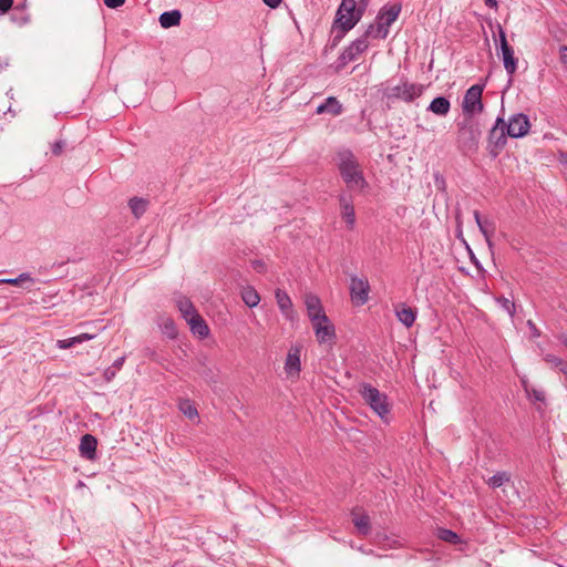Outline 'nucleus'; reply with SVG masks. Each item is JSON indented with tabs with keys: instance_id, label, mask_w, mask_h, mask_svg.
I'll return each instance as SVG.
<instances>
[{
	"instance_id": "nucleus-1",
	"label": "nucleus",
	"mask_w": 567,
	"mask_h": 567,
	"mask_svg": "<svg viewBox=\"0 0 567 567\" xmlns=\"http://www.w3.org/2000/svg\"><path fill=\"white\" fill-rule=\"evenodd\" d=\"M334 162L348 189L363 190L368 187L360 162L350 148H339L336 152Z\"/></svg>"
},
{
	"instance_id": "nucleus-2",
	"label": "nucleus",
	"mask_w": 567,
	"mask_h": 567,
	"mask_svg": "<svg viewBox=\"0 0 567 567\" xmlns=\"http://www.w3.org/2000/svg\"><path fill=\"white\" fill-rule=\"evenodd\" d=\"M401 11L400 2L384 4L380 8L374 23H370L364 32L370 39H386L390 27L398 20Z\"/></svg>"
},
{
	"instance_id": "nucleus-3",
	"label": "nucleus",
	"mask_w": 567,
	"mask_h": 567,
	"mask_svg": "<svg viewBox=\"0 0 567 567\" xmlns=\"http://www.w3.org/2000/svg\"><path fill=\"white\" fill-rule=\"evenodd\" d=\"M482 131L480 123L473 118H465L457 123V147L461 152H474L478 147Z\"/></svg>"
},
{
	"instance_id": "nucleus-4",
	"label": "nucleus",
	"mask_w": 567,
	"mask_h": 567,
	"mask_svg": "<svg viewBox=\"0 0 567 567\" xmlns=\"http://www.w3.org/2000/svg\"><path fill=\"white\" fill-rule=\"evenodd\" d=\"M358 392L375 414L382 420H386L391 405L385 393L380 392L375 386L367 382L359 385Z\"/></svg>"
},
{
	"instance_id": "nucleus-5",
	"label": "nucleus",
	"mask_w": 567,
	"mask_h": 567,
	"mask_svg": "<svg viewBox=\"0 0 567 567\" xmlns=\"http://www.w3.org/2000/svg\"><path fill=\"white\" fill-rule=\"evenodd\" d=\"M424 86L422 84L411 83L402 81L401 84L386 87L383 91V97L388 102L403 101L405 103H412L423 94Z\"/></svg>"
},
{
	"instance_id": "nucleus-6",
	"label": "nucleus",
	"mask_w": 567,
	"mask_h": 567,
	"mask_svg": "<svg viewBox=\"0 0 567 567\" xmlns=\"http://www.w3.org/2000/svg\"><path fill=\"white\" fill-rule=\"evenodd\" d=\"M507 137L509 136L505 128V120L502 116H497L487 136V151L492 158H496L505 148Z\"/></svg>"
},
{
	"instance_id": "nucleus-7",
	"label": "nucleus",
	"mask_w": 567,
	"mask_h": 567,
	"mask_svg": "<svg viewBox=\"0 0 567 567\" xmlns=\"http://www.w3.org/2000/svg\"><path fill=\"white\" fill-rule=\"evenodd\" d=\"M361 19L360 11L357 10V0H341L336 12L334 25H342L343 31H350Z\"/></svg>"
},
{
	"instance_id": "nucleus-8",
	"label": "nucleus",
	"mask_w": 567,
	"mask_h": 567,
	"mask_svg": "<svg viewBox=\"0 0 567 567\" xmlns=\"http://www.w3.org/2000/svg\"><path fill=\"white\" fill-rule=\"evenodd\" d=\"M369 35L365 32L343 49L337 60V70L343 69L348 63L355 61L358 56L369 48Z\"/></svg>"
},
{
	"instance_id": "nucleus-9",
	"label": "nucleus",
	"mask_w": 567,
	"mask_h": 567,
	"mask_svg": "<svg viewBox=\"0 0 567 567\" xmlns=\"http://www.w3.org/2000/svg\"><path fill=\"white\" fill-rule=\"evenodd\" d=\"M484 87V84H474L466 90L462 102V109L465 115L472 117L474 114L483 112L482 94Z\"/></svg>"
},
{
	"instance_id": "nucleus-10",
	"label": "nucleus",
	"mask_w": 567,
	"mask_h": 567,
	"mask_svg": "<svg viewBox=\"0 0 567 567\" xmlns=\"http://www.w3.org/2000/svg\"><path fill=\"white\" fill-rule=\"evenodd\" d=\"M370 284L365 277L350 276V299L355 307L365 305L369 300Z\"/></svg>"
},
{
	"instance_id": "nucleus-11",
	"label": "nucleus",
	"mask_w": 567,
	"mask_h": 567,
	"mask_svg": "<svg viewBox=\"0 0 567 567\" xmlns=\"http://www.w3.org/2000/svg\"><path fill=\"white\" fill-rule=\"evenodd\" d=\"M498 28V37H499V50L502 53L503 64L507 72V74L512 78L513 74L517 70V59L514 55V49L509 45L506 33L501 24L497 25Z\"/></svg>"
},
{
	"instance_id": "nucleus-12",
	"label": "nucleus",
	"mask_w": 567,
	"mask_h": 567,
	"mask_svg": "<svg viewBox=\"0 0 567 567\" xmlns=\"http://www.w3.org/2000/svg\"><path fill=\"white\" fill-rule=\"evenodd\" d=\"M505 128L511 138H520L528 134L530 122L526 114L515 113L505 122Z\"/></svg>"
},
{
	"instance_id": "nucleus-13",
	"label": "nucleus",
	"mask_w": 567,
	"mask_h": 567,
	"mask_svg": "<svg viewBox=\"0 0 567 567\" xmlns=\"http://www.w3.org/2000/svg\"><path fill=\"white\" fill-rule=\"evenodd\" d=\"M307 313L309 319L312 321H328V317L324 313L320 299L315 295H307L305 299Z\"/></svg>"
},
{
	"instance_id": "nucleus-14",
	"label": "nucleus",
	"mask_w": 567,
	"mask_h": 567,
	"mask_svg": "<svg viewBox=\"0 0 567 567\" xmlns=\"http://www.w3.org/2000/svg\"><path fill=\"white\" fill-rule=\"evenodd\" d=\"M316 337L320 343L331 341L336 337L334 326L328 321H312Z\"/></svg>"
},
{
	"instance_id": "nucleus-15",
	"label": "nucleus",
	"mask_w": 567,
	"mask_h": 567,
	"mask_svg": "<svg viewBox=\"0 0 567 567\" xmlns=\"http://www.w3.org/2000/svg\"><path fill=\"white\" fill-rule=\"evenodd\" d=\"M97 440L92 434H84L80 441V455L86 460L93 461L96 458Z\"/></svg>"
},
{
	"instance_id": "nucleus-16",
	"label": "nucleus",
	"mask_w": 567,
	"mask_h": 567,
	"mask_svg": "<svg viewBox=\"0 0 567 567\" xmlns=\"http://www.w3.org/2000/svg\"><path fill=\"white\" fill-rule=\"evenodd\" d=\"M351 516L352 523L358 533L362 536L369 535L371 532L370 516L367 513L361 512L358 507L352 509Z\"/></svg>"
},
{
	"instance_id": "nucleus-17",
	"label": "nucleus",
	"mask_w": 567,
	"mask_h": 567,
	"mask_svg": "<svg viewBox=\"0 0 567 567\" xmlns=\"http://www.w3.org/2000/svg\"><path fill=\"white\" fill-rule=\"evenodd\" d=\"M301 370L300 350L291 348L287 354L285 362V371L290 377L299 375Z\"/></svg>"
},
{
	"instance_id": "nucleus-18",
	"label": "nucleus",
	"mask_w": 567,
	"mask_h": 567,
	"mask_svg": "<svg viewBox=\"0 0 567 567\" xmlns=\"http://www.w3.org/2000/svg\"><path fill=\"white\" fill-rule=\"evenodd\" d=\"M342 112L343 106L334 96L327 97L316 109V114H330L332 116H338Z\"/></svg>"
},
{
	"instance_id": "nucleus-19",
	"label": "nucleus",
	"mask_w": 567,
	"mask_h": 567,
	"mask_svg": "<svg viewBox=\"0 0 567 567\" xmlns=\"http://www.w3.org/2000/svg\"><path fill=\"white\" fill-rule=\"evenodd\" d=\"M473 215H474L475 221L480 228V231L483 234L488 247L492 248L493 243H492L491 238L495 231L494 223L486 218L483 219L481 217V214L478 210H474Z\"/></svg>"
},
{
	"instance_id": "nucleus-20",
	"label": "nucleus",
	"mask_w": 567,
	"mask_h": 567,
	"mask_svg": "<svg viewBox=\"0 0 567 567\" xmlns=\"http://www.w3.org/2000/svg\"><path fill=\"white\" fill-rule=\"evenodd\" d=\"M416 310L408 307L405 303H400L395 307V316L398 320L406 328H411L416 319Z\"/></svg>"
},
{
	"instance_id": "nucleus-21",
	"label": "nucleus",
	"mask_w": 567,
	"mask_h": 567,
	"mask_svg": "<svg viewBox=\"0 0 567 567\" xmlns=\"http://www.w3.org/2000/svg\"><path fill=\"white\" fill-rule=\"evenodd\" d=\"M276 301L278 305L279 310L287 319H292L293 317V309H292V301L288 293L281 289H277L275 292Z\"/></svg>"
},
{
	"instance_id": "nucleus-22",
	"label": "nucleus",
	"mask_w": 567,
	"mask_h": 567,
	"mask_svg": "<svg viewBox=\"0 0 567 567\" xmlns=\"http://www.w3.org/2000/svg\"><path fill=\"white\" fill-rule=\"evenodd\" d=\"M426 110L437 116H446L451 110V102L445 96H436L431 101Z\"/></svg>"
},
{
	"instance_id": "nucleus-23",
	"label": "nucleus",
	"mask_w": 567,
	"mask_h": 567,
	"mask_svg": "<svg viewBox=\"0 0 567 567\" xmlns=\"http://www.w3.org/2000/svg\"><path fill=\"white\" fill-rule=\"evenodd\" d=\"M187 322L190 326V330L194 334H197L200 338L208 337L209 328L199 313L192 317L189 320H187Z\"/></svg>"
},
{
	"instance_id": "nucleus-24",
	"label": "nucleus",
	"mask_w": 567,
	"mask_h": 567,
	"mask_svg": "<svg viewBox=\"0 0 567 567\" xmlns=\"http://www.w3.org/2000/svg\"><path fill=\"white\" fill-rule=\"evenodd\" d=\"M159 24L164 29L179 25L182 20V13L179 10L165 11L159 16Z\"/></svg>"
},
{
	"instance_id": "nucleus-25",
	"label": "nucleus",
	"mask_w": 567,
	"mask_h": 567,
	"mask_svg": "<svg viewBox=\"0 0 567 567\" xmlns=\"http://www.w3.org/2000/svg\"><path fill=\"white\" fill-rule=\"evenodd\" d=\"M240 297L245 305L249 308H255L260 302V296L252 286H246L241 288Z\"/></svg>"
},
{
	"instance_id": "nucleus-26",
	"label": "nucleus",
	"mask_w": 567,
	"mask_h": 567,
	"mask_svg": "<svg viewBox=\"0 0 567 567\" xmlns=\"http://www.w3.org/2000/svg\"><path fill=\"white\" fill-rule=\"evenodd\" d=\"M177 307L186 321L198 313L193 302L186 297H181L177 300Z\"/></svg>"
},
{
	"instance_id": "nucleus-27",
	"label": "nucleus",
	"mask_w": 567,
	"mask_h": 567,
	"mask_svg": "<svg viewBox=\"0 0 567 567\" xmlns=\"http://www.w3.org/2000/svg\"><path fill=\"white\" fill-rule=\"evenodd\" d=\"M147 200L144 199V198H140V197H133L130 199L128 202V207L132 212V214L136 217V218H140L141 216H143L147 209Z\"/></svg>"
},
{
	"instance_id": "nucleus-28",
	"label": "nucleus",
	"mask_w": 567,
	"mask_h": 567,
	"mask_svg": "<svg viewBox=\"0 0 567 567\" xmlns=\"http://www.w3.org/2000/svg\"><path fill=\"white\" fill-rule=\"evenodd\" d=\"M437 538L452 545H457L462 543L461 536L457 533L453 532L452 529L447 528H439Z\"/></svg>"
},
{
	"instance_id": "nucleus-29",
	"label": "nucleus",
	"mask_w": 567,
	"mask_h": 567,
	"mask_svg": "<svg viewBox=\"0 0 567 567\" xmlns=\"http://www.w3.org/2000/svg\"><path fill=\"white\" fill-rule=\"evenodd\" d=\"M178 409L188 419L198 416V411L195 404L188 399H181L178 402Z\"/></svg>"
},
{
	"instance_id": "nucleus-30",
	"label": "nucleus",
	"mask_w": 567,
	"mask_h": 567,
	"mask_svg": "<svg viewBox=\"0 0 567 567\" xmlns=\"http://www.w3.org/2000/svg\"><path fill=\"white\" fill-rule=\"evenodd\" d=\"M511 478L509 474L506 472H497L493 476H491L487 481V484L492 488L501 487L504 483L508 482Z\"/></svg>"
},
{
	"instance_id": "nucleus-31",
	"label": "nucleus",
	"mask_w": 567,
	"mask_h": 567,
	"mask_svg": "<svg viewBox=\"0 0 567 567\" xmlns=\"http://www.w3.org/2000/svg\"><path fill=\"white\" fill-rule=\"evenodd\" d=\"M522 383H523V386H524V390H525L527 396L530 400H534V401H537V402H544L545 401V393H544V391L535 389V388H529L527 381H525V380H523Z\"/></svg>"
},
{
	"instance_id": "nucleus-32",
	"label": "nucleus",
	"mask_w": 567,
	"mask_h": 567,
	"mask_svg": "<svg viewBox=\"0 0 567 567\" xmlns=\"http://www.w3.org/2000/svg\"><path fill=\"white\" fill-rule=\"evenodd\" d=\"M342 217L347 224V226L352 229L355 224V212L353 205H346V207H341Z\"/></svg>"
},
{
	"instance_id": "nucleus-33",
	"label": "nucleus",
	"mask_w": 567,
	"mask_h": 567,
	"mask_svg": "<svg viewBox=\"0 0 567 567\" xmlns=\"http://www.w3.org/2000/svg\"><path fill=\"white\" fill-rule=\"evenodd\" d=\"M24 281L33 282V278L29 272H22L17 278H4L0 279V284H6L10 286H19L20 284Z\"/></svg>"
},
{
	"instance_id": "nucleus-34",
	"label": "nucleus",
	"mask_w": 567,
	"mask_h": 567,
	"mask_svg": "<svg viewBox=\"0 0 567 567\" xmlns=\"http://www.w3.org/2000/svg\"><path fill=\"white\" fill-rule=\"evenodd\" d=\"M545 361L558 369L560 372L567 373V362H565L563 359L554 354H546Z\"/></svg>"
},
{
	"instance_id": "nucleus-35",
	"label": "nucleus",
	"mask_w": 567,
	"mask_h": 567,
	"mask_svg": "<svg viewBox=\"0 0 567 567\" xmlns=\"http://www.w3.org/2000/svg\"><path fill=\"white\" fill-rule=\"evenodd\" d=\"M497 302L511 317L515 315V303L513 301L505 297H499L497 299Z\"/></svg>"
},
{
	"instance_id": "nucleus-36",
	"label": "nucleus",
	"mask_w": 567,
	"mask_h": 567,
	"mask_svg": "<svg viewBox=\"0 0 567 567\" xmlns=\"http://www.w3.org/2000/svg\"><path fill=\"white\" fill-rule=\"evenodd\" d=\"M332 31L336 32L333 40H332L333 47L337 45L344 38V35L349 32V31H343L342 25H334V23L332 24Z\"/></svg>"
},
{
	"instance_id": "nucleus-37",
	"label": "nucleus",
	"mask_w": 567,
	"mask_h": 567,
	"mask_svg": "<svg viewBox=\"0 0 567 567\" xmlns=\"http://www.w3.org/2000/svg\"><path fill=\"white\" fill-rule=\"evenodd\" d=\"M332 31L336 32L333 40H332L333 47L337 45L344 38V35L349 32V31H343L342 25H334V23L332 24Z\"/></svg>"
},
{
	"instance_id": "nucleus-38",
	"label": "nucleus",
	"mask_w": 567,
	"mask_h": 567,
	"mask_svg": "<svg viewBox=\"0 0 567 567\" xmlns=\"http://www.w3.org/2000/svg\"><path fill=\"white\" fill-rule=\"evenodd\" d=\"M64 147H65V142L60 140V141L54 142L51 145V152L53 155L60 156L63 153Z\"/></svg>"
},
{
	"instance_id": "nucleus-39",
	"label": "nucleus",
	"mask_w": 567,
	"mask_h": 567,
	"mask_svg": "<svg viewBox=\"0 0 567 567\" xmlns=\"http://www.w3.org/2000/svg\"><path fill=\"white\" fill-rule=\"evenodd\" d=\"M369 4H370V0H358L357 1V10L360 11L361 18L363 17L364 12L367 11Z\"/></svg>"
},
{
	"instance_id": "nucleus-40",
	"label": "nucleus",
	"mask_w": 567,
	"mask_h": 567,
	"mask_svg": "<svg viewBox=\"0 0 567 567\" xmlns=\"http://www.w3.org/2000/svg\"><path fill=\"white\" fill-rule=\"evenodd\" d=\"M339 203H340L341 207H346V205H353L352 197H351V195H348V194H340Z\"/></svg>"
},
{
	"instance_id": "nucleus-41",
	"label": "nucleus",
	"mask_w": 567,
	"mask_h": 567,
	"mask_svg": "<svg viewBox=\"0 0 567 567\" xmlns=\"http://www.w3.org/2000/svg\"><path fill=\"white\" fill-rule=\"evenodd\" d=\"M107 8L116 9L125 3V0H103Z\"/></svg>"
},
{
	"instance_id": "nucleus-42",
	"label": "nucleus",
	"mask_w": 567,
	"mask_h": 567,
	"mask_svg": "<svg viewBox=\"0 0 567 567\" xmlns=\"http://www.w3.org/2000/svg\"><path fill=\"white\" fill-rule=\"evenodd\" d=\"M116 372L117 371L113 367H109L104 370L103 377L107 382H110L111 380L114 379Z\"/></svg>"
},
{
	"instance_id": "nucleus-43",
	"label": "nucleus",
	"mask_w": 567,
	"mask_h": 567,
	"mask_svg": "<svg viewBox=\"0 0 567 567\" xmlns=\"http://www.w3.org/2000/svg\"><path fill=\"white\" fill-rule=\"evenodd\" d=\"M559 59L563 64L567 65V45H560Z\"/></svg>"
},
{
	"instance_id": "nucleus-44",
	"label": "nucleus",
	"mask_w": 567,
	"mask_h": 567,
	"mask_svg": "<svg viewBox=\"0 0 567 567\" xmlns=\"http://www.w3.org/2000/svg\"><path fill=\"white\" fill-rule=\"evenodd\" d=\"M13 0H0V12H7L12 7Z\"/></svg>"
},
{
	"instance_id": "nucleus-45",
	"label": "nucleus",
	"mask_w": 567,
	"mask_h": 567,
	"mask_svg": "<svg viewBox=\"0 0 567 567\" xmlns=\"http://www.w3.org/2000/svg\"><path fill=\"white\" fill-rule=\"evenodd\" d=\"M76 341H78V339H76V338L71 339V340H60V341H59V347H60L61 349H66V348L71 347V346H72L74 342H76Z\"/></svg>"
},
{
	"instance_id": "nucleus-46",
	"label": "nucleus",
	"mask_w": 567,
	"mask_h": 567,
	"mask_svg": "<svg viewBox=\"0 0 567 567\" xmlns=\"http://www.w3.org/2000/svg\"><path fill=\"white\" fill-rule=\"evenodd\" d=\"M264 3L271 8V9H276L280 6V3L282 2V0H262Z\"/></svg>"
},
{
	"instance_id": "nucleus-47",
	"label": "nucleus",
	"mask_w": 567,
	"mask_h": 567,
	"mask_svg": "<svg viewBox=\"0 0 567 567\" xmlns=\"http://www.w3.org/2000/svg\"><path fill=\"white\" fill-rule=\"evenodd\" d=\"M124 362H125V357H120L116 360H114V362L111 367H113L116 371H118L123 367Z\"/></svg>"
},
{
	"instance_id": "nucleus-48",
	"label": "nucleus",
	"mask_w": 567,
	"mask_h": 567,
	"mask_svg": "<svg viewBox=\"0 0 567 567\" xmlns=\"http://www.w3.org/2000/svg\"><path fill=\"white\" fill-rule=\"evenodd\" d=\"M165 328L167 330L168 336L173 338L175 336V327H174L173 321H169L168 323H166Z\"/></svg>"
},
{
	"instance_id": "nucleus-49",
	"label": "nucleus",
	"mask_w": 567,
	"mask_h": 567,
	"mask_svg": "<svg viewBox=\"0 0 567 567\" xmlns=\"http://www.w3.org/2000/svg\"><path fill=\"white\" fill-rule=\"evenodd\" d=\"M527 324L532 331V333L535 336V337H538L539 336V331L537 330L535 323L532 321V320H528L527 321Z\"/></svg>"
},
{
	"instance_id": "nucleus-50",
	"label": "nucleus",
	"mask_w": 567,
	"mask_h": 567,
	"mask_svg": "<svg viewBox=\"0 0 567 567\" xmlns=\"http://www.w3.org/2000/svg\"><path fill=\"white\" fill-rule=\"evenodd\" d=\"M485 4L488 8L496 9L498 6V2H497V0H485Z\"/></svg>"
},
{
	"instance_id": "nucleus-51",
	"label": "nucleus",
	"mask_w": 567,
	"mask_h": 567,
	"mask_svg": "<svg viewBox=\"0 0 567 567\" xmlns=\"http://www.w3.org/2000/svg\"><path fill=\"white\" fill-rule=\"evenodd\" d=\"M558 340L567 348V332H561L558 336Z\"/></svg>"
},
{
	"instance_id": "nucleus-52",
	"label": "nucleus",
	"mask_w": 567,
	"mask_h": 567,
	"mask_svg": "<svg viewBox=\"0 0 567 567\" xmlns=\"http://www.w3.org/2000/svg\"><path fill=\"white\" fill-rule=\"evenodd\" d=\"M254 265H255V268H257V267H261V266H262V261H260V260H256V261L254 262Z\"/></svg>"
},
{
	"instance_id": "nucleus-53",
	"label": "nucleus",
	"mask_w": 567,
	"mask_h": 567,
	"mask_svg": "<svg viewBox=\"0 0 567 567\" xmlns=\"http://www.w3.org/2000/svg\"><path fill=\"white\" fill-rule=\"evenodd\" d=\"M84 339H91V337L89 334H83L82 336Z\"/></svg>"
}]
</instances>
